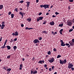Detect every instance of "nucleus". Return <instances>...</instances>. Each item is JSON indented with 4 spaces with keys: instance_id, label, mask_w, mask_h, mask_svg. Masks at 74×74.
<instances>
[{
    "instance_id": "f257e3e1",
    "label": "nucleus",
    "mask_w": 74,
    "mask_h": 74,
    "mask_svg": "<svg viewBox=\"0 0 74 74\" xmlns=\"http://www.w3.org/2000/svg\"><path fill=\"white\" fill-rule=\"evenodd\" d=\"M66 60L65 59L64 61L60 60V64H66Z\"/></svg>"
},
{
    "instance_id": "f03ea898",
    "label": "nucleus",
    "mask_w": 74,
    "mask_h": 74,
    "mask_svg": "<svg viewBox=\"0 0 74 74\" xmlns=\"http://www.w3.org/2000/svg\"><path fill=\"white\" fill-rule=\"evenodd\" d=\"M73 67V64L72 63H70V62H69L68 63V68H69V69H71L72 67Z\"/></svg>"
},
{
    "instance_id": "7ed1b4c3",
    "label": "nucleus",
    "mask_w": 74,
    "mask_h": 74,
    "mask_svg": "<svg viewBox=\"0 0 74 74\" xmlns=\"http://www.w3.org/2000/svg\"><path fill=\"white\" fill-rule=\"evenodd\" d=\"M55 59L54 58H52L51 59L48 60V61L50 63H53V62L54 61Z\"/></svg>"
},
{
    "instance_id": "20e7f679",
    "label": "nucleus",
    "mask_w": 74,
    "mask_h": 74,
    "mask_svg": "<svg viewBox=\"0 0 74 74\" xmlns=\"http://www.w3.org/2000/svg\"><path fill=\"white\" fill-rule=\"evenodd\" d=\"M49 5L47 4H45L44 5L43 8H44L45 9V10L47 8H49Z\"/></svg>"
},
{
    "instance_id": "39448f33",
    "label": "nucleus",
    "mask_w": 74,
    "mask_h": 74,
    "mask_svg": "<svg viewBox=\"0 0 74 74\" xmlns=\"http://www.w3.org/2000/svg\"><path fill=\"white\" fill-rule=\"evenodd\" d=\"M60 42H61V45L62 46H64L65 45V44L63 42V40H61L60 41Z\"/></svg>"
},
{
    "instance_id": "423d86ee",
    "label": "nucleus",
    "mask_w": 74,
    "mask_h": 74,
    "mask_svg": "<svg viewBox=\"0 0 74 74\" xmlns=\"http://www.w3.org/2000/svg\"><path fill=\"white\" fill-rule=\"evenodd\" d=\"M33 42L35 44L39 43L40 41L38 39H35L34 40Z\"/></svg>"
},
{
    "instance_id": "0eeeda50",
    "label": "nucleus",
    "mask_w": 74,
    "mask_h": 74,
    "mask_svg": "<svg viewBox=\"0 0 74 74\" xmlns=\"http://www.w3.org/2000/svg\"><path fill=\"white\" fill-rule=\"evenodd\" d=\"M37 73V71L36 70H35L34 71H31V74H36Z\"/></svg>"
},
{
    "instance_id": "6e6552de",
    "label": "nucleus",
    "mask_w": 74,
    "mask_h": 74,
    "mask_svg": "<svg viewBox=\"0 0 74 74\" xmlns=\"http://www.w3.org/2000/svg\"><path fill=\"white\" fill-rule=\"evenodd\" d=\"M12 35L13 36H17L18 35V33L17 32H15L14 33H12Z\"/></svg>"
},
{
    "instance_id": "1a4fd4ad",
    "label": "nucleus",
    "mask_w": 74,
    "mask_h": 74,
    "mask_svg": "<svg viewBox=\"0 0 74 74\" xmlns=\"http://www.w3.org/2000/svg\"><path fill=\"white\" fill-rule=\"evenodd\" d=\"M72 25V23L71 21H69L67 23V25L70 26H71Z\"/></svg>"
},
{
    "instance_id": "9d476101",
    "label": "nucleus",
    "mask_w": 74,
    "mask_h": 74,
    "mask_svg": "<svg viewBox=\"0 0 74 74\" xmlns=\"http://www.w3.org/2000/svg\"><path fill=\"white\" fill-rule=\"evenodd\" d=\"M43 18L42 17H39V18H38L37 19V22H38L39 20H42Z\"/></svg>"
},
{
    "instance_id": "9b49d317",
    "label": "nucleus",
    "mask_w": 74,
    "mask_h": 74,
    "mask_svg": "<svg viewBox=\"0 0 74 74\" xmlns=\"http://www.w3.org/2000/svg\"><path fill=\"white\" fill-rule=\"evenodd\" d=\"M74 42L71 41H70L69 42V43L70 44L71 46H73L74 45Z\"/></svg>"
},
{
    "instance_id": "f8f14e48",
    "label": "nucleus",
    "mask_w": 74,
    "mask_h": 74,
    "mask_svg": "<svg viewBox=\"0 0 74 74\" xmlns=\"http://www.w3.org/2000/svg\"><path fill=\"white\" fill-rule=\"evenodd\" d=\"M45 62L44 60H40L38 62V63H40V64H42V63H44Z\"/></svg>"
},
{
    "instance_id": "ddd939ff",
    "label": "nucleus",
    "mask_w": 74,
    "mask_h": 74,
    "mask_svg": "<svg viewBox=\"0 0 74 74\" xmlns=\"http://www.w3.org/2000/svg\"><path fill=\"white\" fill-rule=\"evenodd\" d=\"M26 3L27 4V7H29V5L30 3V2H27Z\"/></svg>"
},
{
    "instance_id": "4468645a",
    "label": "nucleus",
    "mask_w": 74,
    "mask_h": 74,
    "mask_svg": "<svg viewBox=\"0 0 74 74\" xmlns=\"http://www.w3.org/2000/svg\"><path fill=\"white\" fill-rule=\"evenodd\" d=\"M23 67V64H21L20 65V68H19V70H22V68Z\"/></svg>"
},
{
    "instance_id": "2eb2a0df",
    "label": "nucleus",
    "mask_w": 74,
    "mask_h": 74,
    "mask_svg": "<svg viewBox=\"0 0 74 74\" xmlns=\"http://www.w3.org/2000/svg\"><path fill=\"white\" fill-rule=\"evenodd\" d=\"M50 24L51 25H54L55 23L53 21L52 22H51Z\"/></svg>"
},
{
    "instance_id": "dca6fc26",
    "label": "nucleus",
    "mask_w": 74,
    "mask_h": 74,
    "mask_svg": "<svg viewBox=\"0 0 74 74\" xmlns=\"http://www.w3.org/2000/svg\"><path fill=\"white\" fill-rule=\"evenodd\" d=\"M6 47H7L8 50H10L11 49V47L10 46L8 45L6 46Z\"/></svg>"
},
{
    "instance_id": "f3484780",
    "label": "nucleus",
    "mask_w": 74,
    "mask_h": 74,
    "mask_svg": "<svg viewBox=\"0 0 74 74\" xmlns=\"http://www.w3.org/2000/svg\"><path fill=\"white\" fill-rule=\"evenodd\" d=\"M5 27V25H2L1 27V29H4V28Z\"/></svg>"
},
{
    "instance_id": "a211bd4d",
    "label": "nucleus",
    "mask_w": 74,
    "mask_h": 74,
    "mask_svg": "<svg viewBox=\"0 0 74 74\" xmlns=\"http://www.w3.org/2000/svg\"><path fill=\"white\" fill-rule=\"evenodd\" d=\"M3 8V5H0V9L1 10Z\"/></svg>"
},
{
    "instance_id": "6ab92c4d",
    "label": "nucleus",
    "mask_w": 74,
    "mask_h": 74,
    "mask_svg": "<svg viewBox=\"0 0 74 74\" xmlns=\"http://www.w3.org/2000/svg\"><path fill=\"white\" fill-rule=\"evenodd\" d=\"M63 31V29H61L59 32H60V34H62V31Z\"/></svg>"
},
{
    "instance_id": "aec40b11",
    "label": "nucleus",
    "mask_w": 74,
    "mask_h": 74,
    "mask_svg": "<svg viewBox=\"0 0 74 74\" xmlns=\"http://www.w3.org/2000/svg\"><path fill=\"white\" fill-rule=\"evenodd\" d=\"M27 20L28 21L30 22L32 20V19L30 18H27Z\"/></svg>"
},
{
    "instance_id": "412c9836",
    "label": "nucleus",
    "mask_w": 74,
    "mask_h": 74,
    "mask_svg": "<svg viewBox=\"0 0 74 74\" xmlns=\"http://www.w3.org/2000/svg\"><path fill=\"white\" fill-rule=\"evenodd\" d=\"M13 48L14 49V50L15 51L17 49V47L16 46H15L14 47H13Z\"/></svg>"
},
{
    "instance_id": "4be33fe9",
    "label": "nucleus",
    "mask_w": 74,
    "mask_h": 74,
    "mask_svg": "<svg viewBox=\"0 0 74 74\" xmlns=\"http://www.w3.org/2000/svg\"><path fill=\"white\" fill-rule=\"evenodd\" d=\"M7 70L8 71V72H10L11 70V68L8 69Z\"/></svg>"
},
{
    "instance_id": "5701e85b",
    "label": "nucleus",
    "mask_w": 74,
    "mask_h": 74,
    "mask_svg": "<svg viewBox=\"0 0 74 74\" xmlns=\"http://www.w3.org/2000/svg\"><path fill=\"white\" fill-rule=\"evenodd\" d=\"M63 26V24H60L59 25V26L60 27H62Z\"/></svg>"
},
{
    "instance_id": "b1692460",
    "label": "nucleus",
    "mask_w": 74,
    "mask_h": 74,
    "mask_svg": "<svg viewBox=\"0 0 74 74\" xmlns=\"http://www.w3.org/2000/svg\"><path fill=\"white\" fill-rule=\"evenodd\" d=\"M60 57H61V56L59 54L58 55L57 58H60Z\"/></svg>"
},
{
    "instance_id": "393cba45",
    "label": "nucleus",
    "mask_w": 74,
    "mask_h": 74,
    "mask_svg": "<svg viewBox=\"0 0 74 74\" xmlns=\"http://www.w3.org/2000/svg\"><path fill=\"white\" fill-rule=\"evenodd\" d=\"M11 18H12L14 17V14H11Z\"/></svg>"
},
{
    "instance_id": "a878e982",
    "label": "nucleus",
    "mask_w": 74,
    "mask_h": 74,
    "mask_svg": "<svg viewBox=\"0 0 74 74\" xmlns=\"http://www.w3.org/2000/svg\"><path fill=\"white\" fill-rule=\"evenodd\" d=\"M10 57H11V55H10L9 56H8L7 57V59H10Z\"/></svg>"
},
{
    "instance_id": "bb28decb",
    "label": "nucleus",
    "mask_w": 74,
    "mask_h": 74,
    "mask_svg": "<svg viewBox=\"0 0 74 74\" xmlns=\"http://www.w3.org/2000/svg\"><path fill=\"white\" fill-rule=\"evenodd\" d=\"M3 69H4L5 70H6L7 71V69L5 68V66H3Z\"/></svg>"
},
{
    "instance_id": "cd10ccee",
    "label": "nucleus",
    "mask_w": 74,
    "mask_h": 74,
    "mask_svg": "<svg viewBox=\"0 0 74 74\" xmlns=\"http://www.w3.org/2000/svg\"><path fill=\"white\" fill-rule=\"evenodd\" d=\"M19 13V14L22 16L23 15V14L21 12H20Z\"/></svg>"
},
{
    "instance_id": "c85d7f7f",
    "label": "nucleus",
    "mask_w": 74,
    "mask_h": 74,
    "mask_svg": "<svg viewBox=\"0 0 74 74\" xmlns=\"http://www.w3.org/2000/svg\"><path fill=\"white\" fill-rule=\"evenodd\" d=\"M73 29H70L69 30V32H71L72 31H73Z\"/></svg>"
},
{
    "instance_id": "c756f323",
    "label": "nucleus",
    "mask_w": 74,
    "mask_h": 74,
    "mask_svg": "<svg viewBox=\"0 0 74 74\" xmlns=\"http://www.w3.org/2000/svg\"><path fill=\"white\" fill-rule=\"evenodd\" d=\"M5 47V45H3V46H2L1 47V48L2 49H4V48Z\"/></svg>"
},
{
    "instance_id": "7c9ffc66",
    "label": "nucleus",
    "mask_w": 74,
    "mask_h": 74,
    "mask_svg": "<svg viewBox=\"0 0 74 74\" xmlns=\"http://www.w3.org/2000/svg\"><path fill=\"white\" fill-rule=\"evenodd\" d=\"M52 67V69L53 70H54V66H51Z\"/></svg>"
},
{
    "instance_id": "2f4dec72",
    "label": "nucleus",
    "mask_w": 74,
    "mask_h": 74,
    "mask_svg": "<svg viewBox=\"0 0 74 74\" xmlns=\"http://www.w3.org/2000/svg\"><path fill=\"white\" fill-rule=\"evenodd\" d=\"M53 51H57V49L56 48H54L53 49Z\"/></svg>"
},
{
    "instance_id": "473e14b6",
    "label": "nucleus",
    "mask_w": 74,
    "mask_h": 74,
    "mask_svg": "<svg viewBox=\"0 0 74 74\" xmlns=\"http://www.w3.org/2000/svg\"><path fill=\"white\" fill-rule=\"evenodd\" d=\"M51 52L50 51H49V52H47V53L48 54V55H50V53H51Z\"/></svg>"
},
{
    "instance_id": "72a5a7b5",
    "label": "nucleus",
    "mask_w": 74,
    "mask_h": 74,
    "mask_svg": "<svg viewBox=\"0 0 74 74\" xmlns=\"http://www.w3.org/2000/svg\"><path fill=\"white\" fill-rule=\"evenodd\" d=\"M2 25H4L5 24V22L3 21L1 23Z\"/></svg>"
},
{
    "instance_id": "f704fd0d",
    "label": "nucleus",
    "mask_w": 74,
    "mask_h": 74,
    "mask_svg": "<svg viewBox=\"0 0 74 74\" xmlns=\"http://www.w3.org/2000/svg\"><path fill=\"white\" fill-rule=\"evenodd\" d=\"M17 8H16V9H14V10H15V11H16V12H18V10H17Z\"/></svg>"
},
{
    "instance_id": "c9c22d12",
    "label": "nucleus",
    "mask_w": 74,
    "mask_h": 74,
    "mask_svg": "<svg viewBox=\"0 0 74 74\" xmlns=\"http://www.w3.org/2000/svg\"><path fill=\"white\" fill-rule=\"evenodd\" d=\"M23 2H24V1H20L19 2V3H23Z\"/></svg>"
},
{
    "instance_id": "e433bc0d",
    "label": "nucleus",
    "mask_w": 74,
    "mask_h": 74,
    "mask_svg": "<svg viewBox=\"0 0 74 74\" xmlns=\"http://www.w3.org/2000/svg\"><path fill=\"white\" fill-rule=\"evenodd\" d=\"M71 69V70L72 71H74V68L73 67H72Z\"/></svg>"
},
{
    "instance_id": "4c0bfd02",
    "label": "nucleus",
    "mask_w": 74,
    "mask_h": 74,
    "mask_svg": "<svg viewBox=\"0 0 74 74\" xmlns=\"http://www.w3.org/2000/svg\"><path fill=\"white\" fill-rule=\"evenodd\" d=\"M11 12H9L8 14L9 15H11Z\"/></svg>"
},
{
    "instance_id": "58836bf2",
    "label": "nucleus",
    "mask_w": 74,
    "mask_h": 74,
    "mask_svg": "<svg viewBox=\"0 0 74 74\" xmlns=\"http://www.w3.org/2000/svg\"><path fill=\"white\" fill-rule=\"evenodd\" d=\"M69 45V44L67 43H66L65 44V45H66V46H67Z\"/></svg>"
},
{
    "instance_id": "ea45409f",
    "label": "nucleus",
    "mask_w": 74,
    "mask_h": 74,
    "mask_svg": "<svg viewBox=\"0 0 74 74\" xmlns=\"http://www.w3.org/2000/svg\"><path fill=\"white\" fill-rule=\"evenodd\" d=\"M69 1L70 2H72L73 1V0H69Z\"/></svg>"
},
{
    "instance_id": "a19ab883",
    "label": "nucleus",
    "mask_w": 74,
    "mask_h": 74,
    "mask_svg": "<svg viewBox=\"0 0 74 74\" xmlns=\"http://www.w3.org/2000/svg\"><path fill=\"white\" fill-rule=\"evenodd\" d=\"M55 14H57V15H58V14H59V13L56 12H55Z\"/></svg>"
},
{
    "instance_id": "79ce46f5",
    "label": "nucleus",
    "mask_w": 74,
    "mask_h": 74,
    "mask_svg": "<svg viewBox=\"0 0 74 74\" xmlns=\"http://www.w3.org/2000/svg\"><path fill=\"white\" fill-rule=\"evenodd\" d=\"M46 22H46L45 21H44V23H43V24H45L46 23Z\"/></svg>"
},
{
    "instance_id": "37998d69",
    "label": "nucleus",
    "mask_w": 74,
    "mask_h": 74,
    "mask_svg": "<svg viewBox=\"0 0 74 74\" xmlns=\"http://www.w3.org/2000/svg\"><path fill=\"white\" fill-rule=\"evenodd\" d=\"M51 33H52V34H53L54 35H55V33L53 32H52Z\"/></svg>"
},
{
    "instance_id": "c03bdc74",
    "label": "nucleus",
    "mask_w": 74,
    "mask_h": 74,
    "mask_svg": "<svg viewBox=\"0 0 74 74\" xmlns=\"http://www.w3.org/2000/svg\"><path fill=\"white\" fill-rule=\"evenodd\" d=\"M42 39V38L41 37H40L39 38V40H40Z\"/></svg>"
},
{
    "instance_id": "a18cd8bd",
    "label": "nucleus",
    "mask_w": 74,
    "mask_h": 74,
    "mask_svg": "<svg viewBox=\"0 0 74 74\" xmlns=\"http://www.w3.org/2000/svg\"><path fill=\"white\" fill-rule=\"evenodd\" d=\"M11 41H10V42H13V40H12V39H11Z\"/></svg>"
},
{
    "instance_id": "49530a36",
    "label": "nucleus",
    "mask_w": 74,
    "mask_h": 74,
    "mask_svg": "<svg viewBox=\"0 0 74 74\" xmlns=\"http://www.w3.org/2000/svg\"><path fill=\"white\" fill-rule=\"evenodd\" d=\"M3 38V37H1V38L0 39V42L1 41V40H2V38Z\"/></svg>"
},
{
    "instance_id": "de8ad7c7",
    "label": "nucleus",
    "mask_w": 74,
    "mask_h": 74,
    "mask_svg": "<svg viewBox=\"0 0 74 74\" xmlns=\"http://www.w3.org/2000/svg\"><path fill=\"white\" fill-rule=\"evenodd\" d=\"M43 6H44V5H40V7L42 8V7H43Z\"/></svg>"
},
{
    "instance_id": "09e8293b",
    "label": "nucleus",
    "mask_w": 74,
    "mask_h": 74,
    "mask_svg": "<svg viewBox=\"0 0 74 74\" xmlns=\"http://www.w3.org/2000/svg\"><path fill=\"white\" fill-rule=\"evenodd\" d=\"M25 29H28L29 30V28H28V27H26L25 28Z\"/></svg>"
},
{
    "instance_id": "8fccbe9b",
    "label": "nucleus",
    "mask_w": 74,
    "mask_h": 74,
    "mask_svg": "<svg viewBox=\"0 0 74 74\" xmlns=\"http://www.w3.org/2000/svg\"><path fill=\"white\" fill-rule=\"evenodd\" d=\"M33 29V28H28V30H30V29Z\"/></svg>"
},
{
    "instance_id": "3c124183",
    "label": "nucleus",
    "mask_w": 74,
    "mask_h": 74,
    "mask_svg": "<svg viewBox=\"0 0 74 74\" xmlns=\"http://www.w3.org/2000/svg\"><path fill=\"white\" fill-rule=\"evenodd\" d=\"M47 64H45V65H44V67H47Z\"/></svg>"
},
{
    "instance_id": "603ef678",
    "label": "nucleus",
    "mask_w": 74,
    "mask_h": 74,
    "mask_svg": "<svg viewBox=\"0 0 74 74\" xmlns=\"http://www.w3.org/2000/svg\"><path fill=\"white\" fill-rule=\"evenodd\" d=\"M49 71H51V68H50L49 69Z\"/></svg>"
},
{
    "instance_id": "864d4df0",
    "label": "nucleus",
    "mask_w": 74,
    "mask_h": 74,
    "mask_svg": "<svg viewBox=\"0 0 74 74\" xmlns=\"http://www.w3.org/2000/svg\"><path fill=\"white\" fill-rule=\"evenodd\" d=\"M46 31H43V32H42H42H43V33H45V32H46Z\"/></svg>"
},
{
    "instance_id": "5fc2aeb1",
    "label": "nucleus",
    "mask_w": 74,
    "mask_h": 74,
    "mask_svg": "<svg viewBox=\"0 0 74 74\" xmlns=\"http://www.w3.org/2000/svg\"><path fill=\"white\" fill-rule=\"evenodd\" d=\"M72 42L74 43V39H72Z\"/></svg>"
},
{
    "instance_id": "6e6d98bb",
    "label": "nucleus",
    "mask_w": 74,
    "mask_h": 74,
    "mask_svg": "<svg viewBox=\"0 0 74 74\" xmlns=\"http://www.w3.org/2000/svg\"><path fill=\"white\" fill-rule=\"evenodd\" d=\"M42 14V13L40 12L39 14V15H40Z\"/></svg>"
},
{
    "instance_id": "4d7b16f0",
    "label": "nucleus",
    "mask_w": 74,
    "mask_h": 74,
    "mask_svg": "<svg viewBox=\"0 0 74 74\" xmlns=\"http://www.w3.org/2000/svg\"><path fill=\"white\" fill-rule=\"evenodd\" d=\"M21 27H24V25L23 24H22V25H21Z\"/></svg>"
},
{
    "instance_id": "13d9d810",
    "label": "nucleus",
    "mask_w": 74,
    "mask_h": 74,
    "mask_svg": "<svg viewBox=\"0 0 74 74\" xmlns=\"http://www.w3.org/2000/svg\"><path fill=\"white\" fill-rule=\"evenodd\" d=\"M70 9H71V8H70V6H69L68 7V9H69V10H70Z\"/></svg>"
},
{
    "instance_id": "bf43d9fd",
    "label": "nucleus",
    "mask_w": 74,
    "mask_h": 74,
    "mask_svg": "<svg viewBox=\"0 0 74 74\" xmlns=\"http://www.w3.org/2000/svg\"><path fill=\"white\" fill-rule=\"evenodd\" d=\"M17 40V38H15V39H14V41H16Z\"/></svg>"
},
{
    "instance_id": "052dcab7",
    "label": "nucleus",
    "mask_w": 74,
    "mask_h": 74,
    "mask_svg": "<svg viewBox=\"0 0 74 74\" xmlns=\"http://www.w3.org/2000/svg\"><path fill=\"white\" fill-rule=\"evenodd\" d=\"M7 43V42H5L4 43V46H5V45H6V44Z\"/></svg>"
},
{
    "instance_id": "680f3d73",
    "label": "nucleus",
    "mask_w": 74,
    "mask_h": 74,
    "mask_svg": "<svg viewBox=\"0 0 74 74\" xmlns=\"http://www.w3.org/2000/svg\"><path fill=\"white\" fill-rule=\"evenodd\" d=\"M43 71H44V70H43V69H42L41 70V71H42V72H43Z\"/></svg>"
},
{
    "instance_id": "e2e57ef3",
    "label": "nucleus",
    "mask_w": 74,
    "mask_h": 74,
    "mask_svg": "<svg viewBox=\"0 0 74 74\" xmlns=\"http://www.w3.org/2000/svg\"><path fill=\"white\" fill-rule=\"evenodd\" d=\"M39 1V0H36V2L38 3Z\"/></svg>"
},
{
    "instance_id": "0e129e2a",
    "label": "nucleus",
    "mask_w": 74,
    "mask_h": 74,
    "mask_svg": "<svg viewBox=\"0 0 74 74\" xmlns=\"http://www.w3.org/2000/svg\"><path fill=\"white\" fill-rule=\"evenodd\" d=\"M56 16H55V15H53V16H52V17H56Z\"/></svg>"
},
{
    "instance_id": "69168bd1",
    "label": "nucleus",
    "mask_w": 74,
    "mask_h": 74,
    "mask_svg": "<svg viewBox=\"0 0 74 74\" xmlns=\"http://www.w3.org/2000/svg\"><path fill=\"white\" fill-rule=\"evenodd\" d=\"M53 5H51V6L50 7V8L51 9L52 8H53Z\"/></svg>"
},
{
    "instance_id": "338daca9",
    "label": "nucleus",
    "mask_w": 74,
    "mask_h": 74,
    "mask_svg": "<svg viewBox=\"0 0 74 74\" xmlns=\"http://www.w3.org/2000/svg\"><path fill=\"white\" fill-rule=\"evenodd\" d=\"M45 33L46 34H48V33L46 31L45 32Z\"/></svg>"
},
{
    "instance_id": "774afa93",
    "label": "nucleus",
    "mask_w": 74,
    "mask_h": 74,
    "mask_svg": "<svg viewBox=\"0 0 74 74\" xmlns=\"http://www.w3.org/2000/svg\"><path fill=\"white\" fill-rule=\"evenodd\" d=\"M54 74H57V72H55Z\"/></svg>"
}]
</instances>
